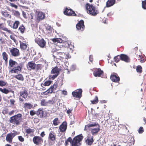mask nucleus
<instances>
[{"label": "nucleus", "instance_id": "obj_1", "mask_svg": "<svg viewBox=\"0 0 146 146\" xmlns=\"http://www.w3.org/2000/svg\"><path fill=\"white\" fill-rule=\"evenodd\" d=\"M9 62L8 68L10 69L9 72L11 73H18L21 71L22 69L21 65H19L16 61L10 59L9 60Z\"/></svg>", "mask_w": 146, "mask_h": 146}, {"label": "nucleus", "instance_id": "obj_2", "mask_svg": "<svg viewBox=\"0 0 146 146\" xmlns=\"http://www.w3.org/2000/svg\"><path fill=\"white\" fill-rule=\"evenodd\" d=\"M23 115L21 113H18L11 117L9 121L11 124L16 126L20 125L23 122Z\"/></svg>", "mask_w": 146, "mask_h": 146}, {"label": "nucleus", "instance_id": "obj_3", "mask_svg": "<svg viewBox=\"0 0 146 146\" xmlns=\"http://www.w3.org/2000/svg\"><path fill=\"white\" fill-rule=\"evenodd\" d=\"M86 7L87 13L91 15L96 16L99 13V11L97 8L94 6L92 4H86Z\"/></svg>", "mask_w": 146, "mask_h": 146}, {"label": "nucleus", "instance_id": "obj_4", "mask_svg": "<svg viewBox=\"0 0 146 146\" xmlns=\"http://www.w3.org/2000/svg\"><path fill=\"white\" fill-rule=\"evenodd\" d=\"M83 138L82 134L74 137L73 139L72 146H80L81 144L80 142Z\"/></svg>", "mask_w": 146, "mask_h": 146}, {"label": "nucleus", "instance_id": "obj_5", "mask_svg": "<svg viewBox=\"0 0 146 146\" xmlns=\"http://www.w3.org/2000/svg\"><path fill=\"white\" fill-rule=\"evenodd\" d=\"M56 133L52 131H50L48 136V143L50 145H53L56 139Z\"/></svg>", "mask_w": 146, "mask_h": 146}, {"label": "nucleus", "instance_id": "obj_6", "mask_svg": "<svg viewBox=\"0 0 146 146\" xmlns=\"http://www.w3.org/2000/svg\"><path fill=\"white\" fill-rule=\"evenodd\" d=\"M17 135V132L15 131L14 133H10L7 134L6 137V140L9 143H11L12 142L13 139Z\"/></svg>", "mask_w": 146, "mask_h": 146}, {"label": "nucleus", "instance_id": "obj_7", "mask_svg": "<svg viewBox=\"0 0 146 146\" xmlns=\"http://www.w3.org/2000/svg\"><path fill=\"white\" fill-rule=\"evenodd\" d=\"M63 66H60V64H57V66L52 68L51 71V74H55L58 75L59 74L60 72L63 69Z\"/></svg>", "mask_w": 146, "mask_h": 146}, {"label": "nucleus", "instance_id": "obj_8", "mask_svg": "<svg viewBox=\"0 0 146 146\" xmlns=\"http://www.w3.org/2000/svg\"><path fill=\"white\" fill-rule=\"evenodd\" d=\"M64 14L68 16H76L77 15L72 9H68L67 7L65 8V10L64 11Z\"/></svg>", "mask_w": 146, "mask_h": 146}, {"label": "nucleus", "instance_id": "obj_9", "mask_svg": "<svg viewBox=\"0 0 146 146\" xmlns=\"http://www.w3.org/2000/svg\"><path fill=\"white\" fill-rule=\"evenodd\" d=\"M33 143L36 145H41L43 142L42 137L38 136H35L33 138Z\"/></svg>", "mask_w": 146, "mask_h": 146}, {"label": "nucleus", "instance_id": "obj_10", "mask_svg": "<svg viewBox=\"0 0 146 146\" xmlns=\"http://www.w3.org/2000/svg\"><path fill=\"white\" fill-rule=\"evenodd\" d=\"M10 52L12 56L14 57H17L20 55L19 50L16 48H9Z\"/></svg>", "mask_w": 146, "mask_h": 146}, {"label": "nucleus", "instance_id": "obj_11", "mask_svg": "<svg viewBox=\"0 0 146 146\" xmlns=\"http://www.w3.org/2000/svg\"><path fill=\"white\" fill-rule=\"evenodd\" d=\"M77 29L78 31H83L85 28L84 22L82 20L79 21L76 25Z\"/></svg>", "mask_w": 146, "mask_h": 146}, {"label": "nucleus", "instance_id": "obj_12", "mask_svg": "<svg viewBox=\"0 0 146 146\" xmlns=\"http://www.w3.org/2000/svg\"><path fill=\"white\" fill-rule=\"evenodd\" d=\"M35 42L40 47L43 48L45 47L46 42L43 38H36L35 40Z\"/></svg>", "mask_w": 146, "mask_h": 146}, {"label": "nucleus", "instance_id": "obj_13", "mask_svg": "<svg viewBox=\"0 0 146 146\" xmlns=\"http://www.w3.org/2000/svg\"><path fill=\"white\" fill-rule=\"evenodd\" d=\"M82 89H78L73 92L72 93V95L74 97L80 98L82 96Z\"/></svg>", "mask_w": 146, "mask_h": 146}, {"label": "nucleus", "instance_id": "obj_14", "mask_svg": "<svg viewBox=\"0 0 146 146\" xmlns=\"http://www.w3.org/2000/svg\"><path fill=\"white\" fill-rule=\"evenodd\" d=\"M103 73L104 72L100 68H95L93 72V74L95 77H100Z\"/></svg>", "mask_w": 146, "mask_h": 146}, {"label": "nucleus", "instance_id": "obj_15", "mask_svg": "<svg viewBox=\"0 0 146 146\" xmlns=\"http://www.w3.org/2000/svg\"><path fill=\"white\" fill-rule=\"evenodd\" d=\"M67 123L66 121L63 122L59 126L60 131L62 133L65 132L67 129Z\"/></svg>", "mask_w": 146, "mask_h": 146}, {"label": "nucleus", "instance_id": "obj_16", "mask_svg": "<svg viewBox=\"0 0 146 146\" xmlns=\"http://www.w3.org/2000/svg\"><path fill=\"white\" fill-rule=\"evenodd\" d=\"M19 94L20 96L25 99L27 98L28 95L27 91L25 88L23 89L22 91H20Z\"/></svg>", "mask_w": 146, "mask_h": 146}, {"label": "nucleus", "instance_id": "obj_17", "mask_svg": "<svg viewBox=\"0 0 146 146\" xmlns=\"http://www.w3.org/2000/svg\"><path fill=\"white\" fill-rule=\"evenodd\" d=\"M136 55L138 60H139L141 63H143L146 60L144 55H142L140 53V54H137Z\"/></svg>", "mask_w": 146, "mask_h": 146}, {"label": "nucleus", "instance_id": "obj_18", "mask_svg": "<svg viewBox=\"0 0 146 146\" xmlns=\"http://www.w3.org/2000/svg\"><path fill=\"white\" fill-rule=\"evenodd\" d=\"M36 115L39 117L42 118L44 113V110L43 108H40L36 111Z\"/></svg>", "mask_w": 146, "mask_h": 146}, {"label": "nucleus", "instance_id": "obj_19", "mask_svg": "<svg viewBox=\"0 0 146 146\" xmlns=\"http://www.w3.org/2000/svg\"><path fill=\"white\" fill-rule=\"evenodd\" d=\"M111 75L110 76L111 80L113 82H118L120 80V78L117 75Z\"/></svg>", "mask_w": 146, "mask_h": 146}, {"label": "nucleus", "instance_id": "obj_20", "mask_svg": "<svg viewBox=\"0 0 146 146\" xmlns=\"http://www.w3.org/2000/svg\"><path fill=\"white\" fill-rule=\"evenodd\" d=\"M121 60L126 62H128L130 61V59L127 55L121 54H120Z\"/></svg>", "mask_w": 146, "mask_h": 146}, {"label": "nucleus", "instance_id": "obj_21", "mask_svg": "<svg viewBox=\"0 0 146 146\" xmlns=\"http://www.w3.org/2000/svg\"><path fill=\"white\" fill-rule=\"evenodd\" d=\"M115 0H108L106 2L105 7H110L113 5L115 3Z\"/></svg>", "mask_w": 146, "mask_h": 146}, {"label": "nucleus", "instance_id": "obj_22", "mask_svg": "<svg viewBox=\"0 0 146 146\" xmlns=\"http://www.w3.org/2000/svg\"><path fill=\"white\" fill-rule=\"evenodd\" d=\"M45 17V14L42 12H39L37 14V20L38 21L44 19Z\"/></svg>", "mask_w": 146, "mask_h": 146}, {"label": "nucleus", "instance_id": "obj_23", "mask_svg": "<svg viewBox=\"0 0 146 146\" xmlns=\"http://www.w3.org/2000/svg\"><path fill=\"white\" fill-rule=\"evenodd\" d=\"M94 142V139L92 136L90 135L87 138L86 141V143L89 145H91Z\"/></svg>", "mask_w": 146, "mask_h": 146}, {"label": "nucleus", "instance_id": "obj_24", "mask_svg": "<svg viewBox=\"0 0 146 146\" xmlns=\"http://www.w3.org/2000/svg\"><path fill=\"white\" fill-rule=\"evenodd\" d=\"M36 64L32 62H29L27 64V68L28 69L31 70H34L36 68Z\"/></svg>", "mask_w": 146, "mask_h": 146}, {"label": "nucleus", "instance_id": "obj_25", "mask_svg": "<svg viewBox=\"0 0 146 146\" xmlns=\"http://www.w3.org/2000/svg\"><path fill=\"white\" fill-rule=\"evenodd\" d=\"M0 91L2 93L5 94H7L10 92L12 93L14 95V91L11 90H9L5 88H0Z\"/></svg>", "mask_w": 146, "mask_h": 146}, {"label": "nucleus", "instance_id": "obj_26", "mask_svg": "<svg viewBox=\"0 0 146 146\" xmlns=\"http://www.w3.org/2000/svg\"><path fill=\"white\" fill-rule=\"evenodd\" d=\"M0 29H2L9 33H11L10 30H9L8 28L4 26L3 24L2 23H0Z\"/></svg>", "mask_w": 146, "mask_h": 146}, {"label": "nucleus", "instance_id": "obj_27", "mask_svg": "<svg viewBox=\"0 0 146 146\" xmlns=\"http://www.w3.org/2000/svg\"><path fill=\"white\" fill-rule=\"evenodd\" d=\"M3 59L5 60V64L7 65L8 62V55L5 52H3L2 54Z\"/></svg>", "mask_w": 146, "mask_h": 146}, {"label": "nucleus", "instance_id": "obj_28", "mask_svg": "<svg viewBox=\"0 0 146 146\" xmlns=\"http://www.w3.org/2000/svg\"><path fill=\"white\" fill-rule=\"evenodd\" d=\"M54 90H55L54 88H53L52 86L46 91L43 92V94L44 95H47L49 93L51 94Z\"/></svg>", "mask_w": 146, "mask_h": 146}, {"label": "nucleus", "instance_id": "obj_29", "mask_svg": "<svg viewBox=\"0 0 146 146\" xmlns=\"http://www.w3.org/2000/svg\"><path fill=\"white\" fill-rule=\"evenodd\" d=\"M13 77L19 80L23 81L24 80V78L23 75L21 74L15 75Z\"/></svg>", "mask_w": 146, "mask_h": 146}, {"label": "nucleus", "instance_id": "obj_30", "mask_svg": "<svg viewBox=\"0 0 146 146\" xmlns=\"http://www.w3.org/2000/svg\"><path fill=\"white\" fill-rule=\"evenodd\" d=\"M20 23L19 21H16L14 22L12 26L11 25H10V26L13 29H16L18 28V26L20 24Z\"/></svg>", "mask_w": 146, "mask_h": 146}, {"label": "nucleus", "instance_id": "obj_31", "mask_svg": "<svg viewBox=\"0 0 146 146\" xmlns=\"http://www.w3.org/2000/svg\"><path fill=\"white\" fill-rule=\"evenodd\" d=\"M2 14L4 17L11 19V15L8 13V12L6 10L3 11L1 12Z\"/></svg>", "mask_w": 146, "mask_h": 146}, {"label": "nucleus", "instance_id": "obj_32", "mask_svg": "<svg viewBox=\"0 0 146 146\" xmlns=\"http://www.w3.org/2000/svg\"><path fill=\"white\" fill-rule=\"evenodd\" d=\"M23 108L25 109H30L33 108V105L30 103H25L23 105Z\"/></svg>", "mask_w": 146, "mask_h": 146}, {"label": "nucleus", "instance_id": "obj_33", "mask_svg": "<svg viewBox=\"0 0 146 146\" xmlns=\"http://www.w3.org/2000/svg\"><path fill=\"white\" fill-rule=\"evenodd\" d=\"M25 28L23 24L20 25L18 28V31L22 34L24 33Z\"/></svg>", "mask_w": 146, "mask_h": 146}, {"label": "nucleus", "instance_id": "obj_34", "mask_svg": "<svg viewBox=\"0 0 146 146\" xmlns=\"http://www.w3.org/2000/svg\"><path fill=\"white\" fill-rule=\"evenodd\" d=\"M20 48L21 50H26L27 47V45L25 43L22 42L21 41H20Z\"/></svg>", "mask_w": 146, "mask_h": 146}, {"label": "nucleus", "instance_id": "obj_35", "mask_svg": "<svg viewBox=\"0 0 146 146\" xmlns=\"http://www.w3.org/2000/svg\"><path fill=\"white\" fill-rule=\"evenodd\" d=\"M52 82V81L51 80L46 81L44 82V84H41V86L42 87H43V85L44 86H48L51 84Z\"/></svg>", "mask_w": 146, "mask_h": 146}, {"label": "nucleus", "instance_id": "obj_36", "mask_svg": "<svg viewBox=\"0 0 146 146\" xmlns=\"http://www.w3.org/2000/svg\"><path fill=\"white\" fill-rule=\"evenodd\" d=\"M60 52H58V50L55 51L52 54L54 58L59 59V55H60Z\"/></svg>", "mask_w": 146, "mask_h": 146}, {"label": "nucleus", "instance_id": "obj_37", "mask_svg": "<svg viewBox=\"0 0 146 146\" xmlns=\"http://www.w3.org/2000/svg\"><path fill=\"white\" fill-rule=\"evenodd\" d=\"M60 55H59V59L61 60H63V59L66 58V56L65 52H60Z\"/></svg>", "mask_w": 146, "mask_h": 146}, {"label": "nucleus", "instance_id": "obj_38", "mask_svg": "<svg viewBox=\"0 0 146 146\" xmlns=\"http://www.w3.org/2000/svg\"><path fill=\"white\" fill-rule=\"evenodd\" d=\"M100 128H93L91 129V131L92 134L93 135L97 133L100 130Z\"/></svg>", "mask_w": 146, "mask_h": 146}, {"label": "nucleus", "instance_id": "obj_39", "mask_svg": "<svg viewBox=\"0 0 146 146\" xmlns=\"http://www.w3.org/2000/svg\"><path fill=\"white\" fill-rule=\"evenodd\" d=\"M25 132L27 134H30L33 133L35 131L34 129H32L29 127L25 129Z\"/></svg>", "mask_w": 146, "mask_h": 146}, {"label": "nucleus", "instance_id": "obj_40", "mask_svg": "<svg viewBox=\"0 0 146 146\" xmlns=\"http://www.w3.org/2000/svg\"><path fill=\"white\" fill-rule=\"evenodd\" d=\"M53 125L54 126L58 125L60 123V121L58 118H55L53 121Z\"/></svg>", "mask_w": 146, "mask_h": 146}, {"label": "nucleus", "instance_id": "obj_41", "mask_svg": "<svg viewBox=\"0 0 146 146\" xmlns=\"http://www.w3.org/2000/svg\"><path fill=\"white\" fill-rule=\"evenodd\" d=\"M46 28L48 32L50 33H52V31L53 30V28L51 26L48 25H47L46 27Z\"/></svg>", "mask_w": 146, "mask_h": 146}, {"label": "nucleus", "instance_id": "obj_42", "mask_svg": "<svg viewBox=\"0 0 146 146\" xmlns=\"http://www.w3.org/2000/svg\"><path fill=\"white\" fill-rule=\"evenodd\" d=\"M52 41L54 42H57L59 43H61L62 42V40L60 38H53Z\"/></svg>", "mask_w": 146, "mask_h": 146}, {"label": "nucleus", "instance_id": "obj_43", "mask_svg": "<svg viewBox=\"0 0 146 146\" xmlns=\"http://www.w3.org/2000/svg\"><path fill=\"white\" fill-rule=\"evenodd\" d=\"M120 55H118L114 57L113 58L114 61L115 62L117 63L120 60H121V58H120Z\"/></svg>", "mask_w": 146, "mask_h": 146}, {"label": "nucleus", "instance_id": "obj_44", "mask_svg": "<svg viewBox=\"0 0 146 146\" xmlns=\"http://www.w3.org/2000/svg\"><path fill=\"white\" fill-rule=\"evenodd\" d=\"M91 102L92 104H96L98 102V97L96 96L95 97L94 99L92 100H91Z\"/></svg>", "mask_w": 146, "mask_h": 146}, {"label": "nucleus", "instance_id": "obj_45", "mask_svg": "<svg viewBox=\"0 0 146 146\" xmlns=\"http://www.w3.org/2000/svg\"><path fill=\"white\" fill-rule=\"evenodd\" d=\"M40 104L42 106H47V102L44 99H43L41 100Z\"/></svg>", "mask_w": 146, "mask_h": 146}, {"label": "nucleus", "instance_id": "obj_46", "mask_svg": "<svg viewBox=\"0 0 146 146\" xmlns=\"http://www.w3.org/2000/svg\"><path fill=\"white\" fill-rule=\"evenodd\" d=\"M142 67L140 65H138L137 67L136 70L137 72L141 73L142 71Z\"/></svg>", "mask_w": 146, "mask_h": 146}, {"label": "nucleus", "instance_id": "obj_47", "mask_svg": "<svg viewBox=\"0 0 146 146\" xmlns=\"http://www.w3.org/2000/svg\"><path fill=\"white\" fill-rule=\"evenodd\" d=\"M98 123L96 122H94L93 124H88L87 125H86V127L89 128L90 127L95 126L98 125Z\"/></svg>", "mask_w": 146, "mask_h": 146}, {"label": "nucleus", "instance_id": "obj_48", "mask_svg": "<svg viewBox=\"0 0 146 146\" xmlns=\"http://www.w3.org/2000/svg\"><path fill=\"white\" fill-rule=\"evenodd\" d=\"M55 102L53 98L52 100H49L47 101V106L49 105H52L54 104Z\"/></svg>", "mask_w": 146, "mask_h": 146}, {"label": "nucleus", "instance_id": "obj_49", "mask_svg": "<svg viewBox=\"0 0 146 146\" xmlns=\"http://www.w3.org/2000/svg\"><path fill=\"white\" fill-rule=\"evenodd\" d=\"M55 74L54 75H49V79L53 80L55 78H56L58 76V75L55 74Z\"/></svg>", "mask_w": 146, "mask_h": 146}, {"label": "nucleus", "instance_id": "obj_50", "mask_svg": "<svg viewBox=\"0 0 146 146\" xmlns=\"http://www.w3.org/2000/svg\"><path fill=\"white\" fill-rule=\"evenodd\" d=\"M42 65L40 64H36V68H35L36 70H39L42 69Z\"/></svg>", "mask_w": 146, "mask_h": 146}, {"label": "nucleus", "instance_id": "obj_51", "mask_svg": "<svg viewBox=\"0 0 146 146\" xmlns=\"http://www.w3.org/2000/svg\"><path fill=\"white\" fill-rule=\"evenodd\" d=\"M7 82L3 80H0V86H4L7 84Z\"/></svg>", "mask_w": 146, "mask_h": 146}, {"label": "nucleus", "instance_id": "obj_52", "mask_svg": "<svg viewBox=\"0 0 146 146\" xmlns=\"http://www.w3.org/2000/svg\"><path fill=\"white\" fill-rule=\"evenodd\" d=\"M142 7L143 9L146 10V0L142 1Z\"/></svg>", "mask_w": 146, "mask_h": 146}, {"label": "nucleus", "instance_id": "obj_53", "mask_svg": "<svg viewBox=\"0 0 146 146\" xmlns=\"http://www.w3.org/2000/svg\"><path fill=\"white\" fill-rule=\"evenodd\" d=\"M29 113L31 115L33 116L36 114V111L33 110H31L29 112Z\"/></svg>", "mask_w": 146, "mask_h": 146}, {"label": "nucleus", "instance_id": "obj_54", "mask_svg": "<svg viewBox=\"0 0 146 146\" xmlns=\"http://www.w3.org/2000/svg\"><path fill=\"white\" fill-rule=\"evenodd\" d=\"M138 133H142L144 131V129L142 127H140L138 130Z\"/></svg>", "mask_w": 146, "mask_h": 146}, {"label": "nucleus", "instance_id": "obj_55", "mask_svg": "<svg viewBox=\"0 0 146 146\" xmlns=\"http://www.w3.org/2000/svg\"><path fill=\"white\" fill-rule=\"evenodd\" d=\"M18 139L19 141L21 142H23L25 140L24 138L21 136H18Z\"/></svg>", "mask_w": 146, "mask_h": 146}, {"label": "nucleus", "instance_id": "obj_56", "mask_svg": "<svg viewBox=\"0 0 146 146\" xmlns=\"http://www.w3.org/2000/svg\"><path fill=\"white\" fill-rule=\"evenodd\" d=\"M113 122V120L112 119H110L108 121H107V123L111 125V126L112 125V124Z\"/></svg>", "mask_w": 146, "mask_h": 146}, {"label": "nucleus", "instance_id": "obj_57", "mask_svg": "<svg viewBox=\"0 0 146 146\" xmlns=\"http://www.w3.org/2000/svg\"><path fill=\"white\" fill-rule=\"evenodd\" d=\"M10 38L13 41L15 42L16 43L17 42V40L15 38V36L13 35H11L10 36Z\"/></svg>", "mask_w": 146, "mask_h": 146}, {"label": "nucleus", "instance_id": "obj_58", "mask_svg": "<svg viewBox=\"0 0 146 146\" xmlns=\"http://www.w3.org/2000/svg\"><path fill=\"white\" fill-rule=\"evenodd\" d=\"M10 5L11 7H14L16 9H17L18 8L17 6L14 3H10Z\"/></svg>", "mask_w": 146, "mask_h": 146}, {"label": "nucleus", "instance_id": "obj_59", "mask_svg": "<svg viewBox=\"0 0 146 146\" xmlns=\"http://www.w3.org/2000/svg\"><path fill=\"white\" fill-rule=\"evenodd\" d=\"M14 13L15 16L17 17H19L20 15V13L18 11H15L14 12Z\"/></svg>", "mask_w": 146, "mask_h": 146}, {"label": "nucleus", "instance_id": "obj_60", "mask_svg": "<svg viewBox=\"0 0 146 146\" xmlns=\"http://www.w3.org/2000/svg\"><path fill=\"white\" fill-rule=\"evenodd\" d=\"M67 141H68V142H70V143L72 145V142H73V140H72V139L71 137H69L67 140Z\"/></svg>", "mask_w": 146, "mask_h": 146}, {"label": "nucleus", "instance_id": "obj_61", "mask_svg": "<svg viewBox=\"0 0 146 146\" xmlns=\"http://www.w3.org/2000/svg\"><path fill=\"white\" fill-rule=\"evenodd\" d=\"M10 104L11 105H13L15 102V100L14 99H10Z\"/></svg>", "mask_w": 146, "mask_h": 146}, {"label": "nucleus", "instance_id": "obj_62", "mask_svg": "<svg viewBox=\"0 0 146 146\" xmlns=\"http://www.w3.org/2000/svg\"><path fill=\"white\" fill-rule=\"evenodd\" d=\"M113 14V13L111 11L107 14V16L110 17H111Z\"/></svg>", "mask_w": 146, "mask_h": 146}, {"label": "nucleus", "instance_id": "obj_63", "mask_svg": "<svg viewBox=\"0 0 146 146\" xmlns=\"http://www.w3.org/2000/svg\"><path fill=\"white\" fill-rule=\"evenodd\" d=\"M52 86L53 88H54L55 90H56L57 87L58 85L56 82H55L54 84Z\"/></svg>", "mask_w": 146, "mask_h": 146}, {"label": "nucleus", "instance_id": "obj_64", "mask_svg": "<svg viewBox=\"0 0 146 146\" xmlns=\"http://www.w3.org/2000/svg\"><path fill=\"white\" fill-rule=\"evenodd\" d=\"M0 41L2 44H5V40L3 37H1L0 38Z\"/></svg>", "mask_w": 146, "mask_h": 146}]
</instances>
